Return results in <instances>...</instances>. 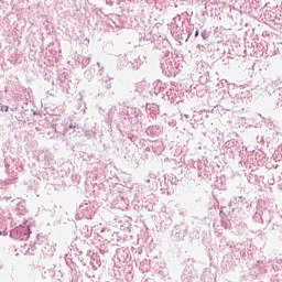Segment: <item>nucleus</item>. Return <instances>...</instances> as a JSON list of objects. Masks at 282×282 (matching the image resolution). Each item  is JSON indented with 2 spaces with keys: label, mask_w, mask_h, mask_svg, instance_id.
I'll use <instances>...</instances> for the list:
<instances>
[{
  "label": "nucleus",
  "mask_w": 282,
  "mask_h": 282,
  "mask_svg": "<svg viewBox=\"0 0 282 282\" xmlns=\"http://www.w3.org/2000/svg\"><path fill=\"white\" fill-rule=\"evenodd\" d=\"M9 109H10V108H9L8 106H2V107H1V111H6V112H8V111H9Z\"/></svg>",
  "instance_id": "obj_1"
},
{
  "label": "nucleus",
  "mask_w": 282,
  "mask_h": 282,
  "mask_svg": "<svg viewBox=\"0 0 282 282\" xmlns=\"http://www.w3.org/2000/svg\"><path fill=\"white\" fill-rule=\"evenodd\" d=\"M195 36H199V31H196V32H195Z\"/></svg>",
  "instance_id": "obj_2"
},
{
  "label": "nucleus",
  "mask_w": 282,
  "mask_h": 282,
  "mask_svg": "<svg viewBox=\"0 0 282 282\" xmlns=\"http://www.w3.org/2000/svg\"><path fill=\"white\" fill-rule=\"evenodd\" d=\"M202 36H205L204 33H202Z\"/></svg>",
  "instance_id": "obj_3"
},
{
  "label": "nucleus",
  "mask_w": 282,
  "mask_h": 282,
  "mask_svg": "<svg viewBox=\"0 0 282 282\" xmlns=\"http://www.w3.org/2000/svg\"><path fill=\"white\" fill-rule=\"evenodd\" d=\"M202 36H205L204 33H202Z\"/></svg>",
  "instance_id": "obj_4"
}]
</instances>
